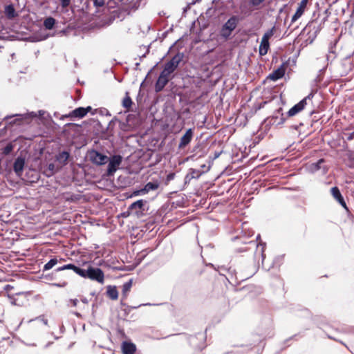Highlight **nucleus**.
Returning a JSON list of instances; mask_svg holds the SVG:
<instances>
[{"mask_svg":"<svg viewBox=\"0 0 354 354\" xmlns=\"http://www.w3.org/2000/svg\"><path fill=\"white\" fill-rule=\"evenodd\" d=\"M66 270H71L80 277L95 281L99 283H103L104 281V273L100 268L88 266L86 269L81 268L74 263H68L62 266L58 267L55 271L60 272Z\"/></svg>","mask_w":354,"mask_h":354,"instance_id":"f257e3e1","label":"nucleus"},{"mask_svg":"<svg viewBox=\"0 0 354 354\" xmlns=\"http://www.w3.org/2000/svg\"><path fill=\"white\" fill-rule=\"evenodd\" d=\"M49 118L48 113L46 111L39 110L37 113L27 112L23 114H15L13 115H7L4 117L3 120L8 122L10 124H24L31 122H43L46 121Z\"/></svg>","mask_w":354,"mask_h":354,"instance_id":"f03ea898","label":"nucleus"},{"mask_svg":"<svg viewBox=\"0 0 354 354\" xmlns=\"http://www.w3.org/2000/svg\"><path fill=\"white\" fill-rule=\"evenodd\" d=\"M248 244L250 245V248H248V247H241L240 248L238 249V252H246L248 251L249 249H255V252H254V259H256V256H257V254L259 250V254L261 255V260H262V267L264 270H270V268L273 266V263H272V265L270 266H266L264 265V259L266 258V255L264 254V251H265V248H266V243H262L261 242L259 244H258L257 243V241H250L248 243Z\"/></svg>","mask_w":354,"mask_h":354,"instance_id":"7ed1b4c3","label":"nucleus"},{"mask_svg":"<svg viewBox=\"0 0 354 354\" xmlns=\"http://www.w3.org/2000/svg\"><path fill=\"white\" fill-rule=\"evenodd\" d=\"M239 18L236 16L231 17L222 26L221 30V36L224 39H227L232 35L237 26Z\"/></svg>","mask_w":354,"mask_h":354,"instance_id":"20e7f679","label":"nucleus"},{"mask_svg":"<svg viewBox=\"0 0 354 354\" xmlns=\"http://www.w3.org/2000/svg\"><path fill=\"white\" fill-rule=\"evenodd\" d=\"M122 162V156L120 154H115L108 157V166L106 169V176H113L118 170L119 166Z\"/></svg>","mask_w":354,"mask_h":354,"instance_id":"39448f33","label":"nucleus"},{"mask_svg":"<svg viewBox=\"0 0 354 354\" xmlns=\"http://www.w3.org/2000/svg\"><path fill=\"white\" fill-rule=\"evenodd\" d=\"M183 58V54L177 53L165 64L163 70L161 72L170 76L171 74L173 73L175 71V70L178 68Z\"/></svg>","mask_w":354,"mask_h":354,"instance_id":"423d86ee","label":"nucleus"},{"mask_svg":"<svg viewBox=\"0 0 354 354\" xmlns=\"http://www.w3.org/2000/svg\"><path fill=\"white\" fill-rule=\"evenodd\" d=\"M91 109L90 106L87 107H78L71 111L68 114L62 115L59 118V120H64L65 119H69L70 120H73L74 118L80 119L86 115Z\"/></svg>","mask_w":354,"mask_h":354,"instance_id":"0eeeda50","label":"nucleus"},{"mask_svg":"<svg viewBox=\"0 0 354 354\" xmlns=\"http://www.w3.org/2000/svg\"><path fill=\"white\" fill-rule=\"evenodd\" d=\"M91 161L97 165H103L108 162V156L96 150H92L89 153Z\"/></svg>","mask_w":354,"mask_h":354,"instance_id":"6e6552de","label":"nucleus"},{"mask_svg":"<svg viewBox=\"0 0 354 354\" xmlns=\"http://www.w3.org/2000/svg\"><path fill=\"white\" fill-rule=\"evenodd\" d=\"M170 80V76L167 75L162 72L160 73L155 84V90L156 92L161 91L167 85Z\"/></svg>","mask_w":354,"mask_h":354,"instance_id":"1a4fd4ad","label":"nucleus"},{"mask_svg":"<svg viewBox=\"0 0 354 354\" xmlns=\"http://www.w3.org/2000/svg\"><path fill=\"white\" fill-rule=\"evenodd\" d=\"M325 162L324 159L321 158L316 162L310 164L308 167V169L311 173H316L319 170H322V174H326L328 171V167L322 166V164Z\"/></svg>","mask_w":354,"mask_h":354,"instance_id":"9d476101","label":"nucleus"},{"mask_svg":"<svg viewBox=\"0 0 354 354\" xmlns=\"http://www.w3.org/2000/svg\"><path fill=\"white\" fill-rule=\"evenodd\" d=\"M25 163V158L21 156H18L15 159L13 164V170L17 176H20L23 173Z\"/></svg>","mask_w":354,"mask_h":354,"instance_id":"9b49d317","label":"nucleus"},{"mask_svg":"<svg viewBox=\"0 0 354 354\" xmlns=\"http://www.w3.org/2000/svg\"><path fill=\"white\" fill-rule=\"evenodd\" d=\"M309 98V96L301 100L299 103L293 106L288 112V115L289 116H294L299 112L301 111L306 105L307 104V100Z\"/></svg>","mask_w":354,"mask_h":354,"instance_id":"f8f14e48","label":"nucleus"},{"mask_svg":"<svg viewBox=\"0 0 354 354\" xmlns=\"http://www.w3.org/2000/svg\"><path fill=\"white\" fill-rule=\"evenodd\" d=\"M308 0H301L299 4V6L295 13V15L292 17L291 23H295L299 18H300L304 14L306 6H307Z\"/></svg>","mask_w":354,"mask_h":354,"instance_id":"ddd939ff","label":"nucleus"},{"mask_svg":"<svg viewBox=\"0 0 354 354\" xmlns=\"http://www.w3.org/2000/svg\"><path fill=\"white\" fill-rule=\"evenodd\" d=\"M331 194L334 198L345 209H347L346 203L337 187H333L330 189Z\"/></svg>","mask_w":354,"mask_h":354,"instance_id":"4468645a","label":"nucleus"},{"mask_svg":"<svg viewBox=\"0 0 354 354\" xmlns=\"http://www.w3.org/2000/svg\"><path fill=\"white\" fill-rule=\"evenodd\" d=\"M84 130V129H82V125L81 124H77L73 122H68L64 124V129L62 133H67L69 131L80 133V131H83Z\"/></svg>","mask_w":354,"mask_h":354,"instance_id":"2eb2a0df","label":"nucleus"},{"mask_svg":"<svg viewBox=\"0 0 354 354\" xmlns=\"http://www.w3.org/2000/svg\"><path fill=\"white\" fill-rule=\"evenodd\" d=\"M122 351L123 354H134L136 346L133 343L125 341L122 344Z\"/></svg>","mask_w":354,"mask_h":354,"instance_id":"dca6fc26","label":"nucleus"},{"mask_svg":"<svg viewBox=\"0 0 354 354\" xmlns=\"http://www.w3.org/2000/svg\"><path fill=\"white\" fill-rule=\"evenodd\" d=\"M70 156L69 151H63L56 155L55 159L59 163L64 166L68 163Z\"/></svg>","mask_w":354,"mask_h":354,"instance_id":"f3484780","label":"nucleus"},{"mask_svg":"<svg viewBox=\"0 0 354 354\" xmlns=\"http://www.w3.org/2000/svg\"><path fill=\"white\" fill-rule=\"evenodd\" d=\"M203 174H205V171H201V170L192 168L185 176V183L189 182L193 178L198 179Z\"/></svg>","mask_w":354,"mask_h":354,"instance_id":"a211bd4d","label":"nucleus"},{"mask_svg":"<svg viewBox=\"0 0 354 354\" xmlns=\"http://www.w3.org/2000/svg\"><path fill=\"white\" fill-rule=\"evenodd\" d=\"M159 185H160V183H159L158 180H156L153 181L148 182L147 183L145 184V185L142 188L146 194L148 192H149L150 191L156 190L159 187Z\"/></svg>","mask_w":354,"mask_h":354,"instance_id":"6ab92c4d","label":"nucleus"},{"mask_svg":"<svg viewBox=\"0 0 354 354\" xmlns=\"http://www.w3.org/2000/svg\"><path fill=\"white\" fill-rule=\"evenodd\" d=\"M270 48V43L268 40H264L261 39L259 48V55L261 56H263L268 53V51Z\"/></svg>","mask_w":354,"mask_h":354,"instance_id":"aec40b11","label":"nucleus"},{"mask_svg":"<svg viewBox=\"0 0 354 354\" xmlns=\"http://www.w3.org/2000/svg\"><path fill=\"white\" fill-rule=\"evenodd\" d=\"M108 297L112 300H116L118 298V292L116 286H108L106 290Z\"/></svg>","mask_w":354,"mask_h":354,"instance_id":"412c9836","label":"nucleus"},{"mask_svg":"<svg viewBox=\"0 0 354 354\" xmlns=\"http://www.w3.org/2000/svg\"><path fill=\"white\" fill-rule=\"evenodd\" d=\"M5 15L9 19H14L17 15L15 9L12 5H8L5 7Z\"/></svg>","mask_w":354,"mask_h":354,"instance_id":"4be33fe9","label":"nucleus"},{"mask_svg":"<svg viewBox=\"0 0 354 354\" xmlns=\"http://www.w3.org/2000/svg\"><path fill=\"white\" fill-rule=\"evenodd\" d=\"M285 73V71L283 68L281 67L274 71L270 75L269 77L274 81H276L280 78H281Z\"/></svg>","mask_w":354,"mask_h":354,"instance_id":"5701e85b","label":"nucleus"},{"mask_svg":"<svg viewBox=\"0 0 354 354\" xmlns=\"http://www.w3.org/2000/svg\"><path fill=\"white\" fill-rule=\"evenodd\" d=\"M193 134H183L178 145L179 149L185 147L192 140Z\"/></svg>","mask_w":354,"mask_h":354,"instance_id":"b1692460","label":"nucleus"},{"mask_svg":"<svg viewBox=\"0 0 354 354\" xmlns=\"http://www.w3.org/2000/svg\"><path fill=\"white\" fill-rule=\"evenodd\" d=\"M59 171V168H56L54 163H49L47 165L46 169L44 171V174L47 177L53 176L57 171Z\"/></svg>","mask_w":354,"mask_h":354,"instance_id":"393cba45","label":"nucleus"},{"mask_svg":"<svg viewBox=\"0 0 354 354\" xmlns=\"http://www.w3.org/2000/svg\"><path fill=\"white\" fill-rule=\"evenodd\" d=\"M145 203H146V201L142 199L138 200V201L133 202V203H131L130 205V206L129 207L128 209L133 210L137 208L139 209H142Z\"/></svg>","mask_w":354,"mask_h":354,"instance_id":"a878e982","label":"nucleus"},{"mask_svg":"<svg viewBox=\"0 0 354 354\" xmlns=\"http://www.w3.org/2000/svg\"><path fill=\"white\" fill-rule=\"evenodd\" d=\"M58 263V260L57 258H52L50 259L44 266L43 268V272L47 271L51 268H53L55 265H57Z\"/></svg>","mask_w":354,"mask_h":354,"instance_id":"bb28decb","label":"nucleus"},{"mask_svg":"<svg viewBox=\"0 0 354 354\" xmlns=\"http://www.w3.org/2000/svg\"><path fill=\"white\" fill-rule=\"evenodd\" d=\"M132 286V280L125 282L122 286V297L125 298L127 296L128 292L130 291Z\"/></svg>","mask_w":354,"mask_h":354,"instance_id":"cd10ccee","label":"nucleus"},{"mask_svg":"<svg viewBox=\"0 0 354 354\" xmlns=\"http://www.w3.org/2000/svg\"><path fill=\"white\" fill-rule=\"evenodd\" d=\"M55 24V19L53 17H48L44 21V27L48 30H51Z\"/></svg>","mask_w":354,"mask_h":354,"instance_id":"c85d7f7f","label":"nucleus"},{"mask_svg":"<svg viewBox=\"0 0 354 354\" xmlns=\"http://www.w3.org/2000/svg\"><path fill=\"white\" fill-rule=\"evenodd\" d=\"M13 149L14 145L12 142H9L2 149V153L5 156H8L11 153Z\"/></svg>","mask_w":354,"mask_h":354,"instance_id":"c756f323","label":"nucleus"},{"mask_svg":"<svg viewBox=\"0 0 354 354\" xmlns=\"http://www.w3.org/2000/svg\"><path fill=\"white\" fill-rule=\"evenodd\" d=\"M275 32V26H273L270 29L268 30L264 35H263L262 38L264 40L269 41L270 38L272 37Z\"/></svg>","mask_w":354,"mask_h":354,"instance_id":"7c9ffc66","label":"nucleus"},{"mask_svg":"<svg viewBox=\"0 0 354 354\" xmlns=\"http://www.w3.org/2000/svg\"><path fill=\"white\" fill-rule=\"evenodd\" d=\"M275 32V26H273L270 29L268 30L264 35H263L262 38L264 40L269 41L270 38L272 37Z\"/></svg>","mask_w":354,"mask_h":354,"instance_id":"2f4dec72","label":"nucleus"},{"mask_svg":"<svg viewBox=\"0 0 354 354\" xmlns=\"http://www.w3.org/2000/svg\"><path fill=\"white\" fill-rule=\"evenodd\" d=\"M132 105V100L128 93H127L126 96L124 97L122 100V106L124 108L129 109Z\"/></svg>","mask_w":354,"mask_h":354,"instance_id":"473e14b6","label":"nucleus"},{"mask_svg":"<svg viewBox=\"0 0 354 354\" xmlns=\"http://www.w3.org/2000/svg\"><path fill=\"white\" fill-rule=\"evenodd\" d=\"M223 152V150H221V151H216L214 153V156H209L208 159H209V162H213V161L216 159L217 158H218L220 156V155Z\"/></svg>","mask_w":354,"mask_h":354,"instance_id":"72a5a7b5","label":"nucleus"},{"mask_svg":"<svg viewBox=\"0 0 354 354\" xmlns=\"http://www.w3.org/2000/svg\"><path fill=\"white\" fill-rule=\"evenodd\" d=\"M145 193L143 190V188H142L140 189L134 190L132 192L131 197L137 196H140V195H145Z\"/></svg>","mask_w":354,"mask_h":354,"instance_id":"f704fd0d","label":"nucleus"},{"mask_svg":"<svg viewBox=\"0 0 354 354\" xmlns=\"http://www.w3.org/2000/svg\"><path fill=\"white\" fill-rule=\"evenodd\" d=\"M208 163H209V165L207 166L205 164H203L201 165V168L203 169V170H201V171H205V172H207L210 169L212 162H209L208 161Z\"/></svg>","mask_w":354,"mask_h":354,"instance_id":"c9c22d12","label":"nucleus"},{"mask_svg":"<svg viewBox=\"0 0 354 354\" xmlns=\"http://www.w3.org/2000/svg\"><path fill=\"white\" fill-rule=\"evenodd\" d=\"M118 122V120L117 119H115V120H111V121H110V122H109V125H108V127H107V131H113V126L116 122Z\"/></svg>","mask_w":354,"mask_h":354,"instance_id":"e433bc0d","label":"nucleus"},{"mask_svg":"<svg viewBox=\"0 0 354 354\" xmlns=\"http://www.w3.org/2000/svg\"><path fill=\"white\" fill-rule=\"evenodd\" d=\"M93 4L95 7H102L104 5V0H94Z\"/></svg>","mask_w":354,"mask_h":354,"instance_id":"4c0bfd02","label":"nucleus"},{"mask_svg":"<svg viewBox=\"0 0 354 354\" xmlns=\"http://www.w3.org/2000/svg\"><path fill=\"white\" fill-rule=\"evenodd\" d=\"M52 285L55 286V287L64 288V287H66L67 286V282L66 281H63L62 283H54Z\"/></svg>","mask_w":354,"mask_h":354,"instance_id":"58836bf2","label":"nucleus"},{"mask_svg":"<svg viewBox=\"0 0 354 354\" xmlns=\"http://www.w3.org/2000/svg\"><path fill=\"white\" fill-rule=\"evenodd\" d=\"M60 2L63 8H66L69 6L71 0H60Z\"/></svg>","mask_w":354,"mask_h":354,"instance_id":"ea45409f","label":"nucleus"},{"mask_svg":"<svg viewBox=\"0 0 354 354\" xmlns=\"http://www.w3.org/2000/svg\"><path fill=\"white\" fill-rule=\"evenodd\" d=\"M265 0H250V3L253 6H259Z\"/></svg>","mask_w":354,"mask_h":354,"instance_id":"a19ab883","label":"nucleus"},{"mask_svg":"<svg viewBox=\"0 0 354 354\" xmlns=\"http://www.w3.org/2000/svg\"><path fill=\"white\" fill-rule=\"evenodd\" d=\"M263 137L259 136V138H258V140H254V141H253V142H252V144L249 145V147L252 148V147H255V146H256V145H257V144L260 142V140H261V139H263Z\"/></svg>","mask_w":354,"mask_h":354,"instance_id":"79ce46f5","label":"nucleus"},{"mask_svg":"<svg viewBox=\"0 0 354 354\" xmlns=\"http://www.w3.org/2000/svg\"><path fill=\"white\" fill-rule=\"evenodd\" d=\"M90 125H91V127H92L93 128H97V127H100V123L97 121L93 120V121H91V123Z\"/></svg>","mask_w":354,"mask_h":354,"instance_id":"37998d69","label":"nucleus"},{"mask_svg":"<svg viewBox=\"0 0 354 354\" xmlns=\"http://www.w3.org/2000/svg\"><path fill=\"white\" fill-rule=\"evenodd\" d=\"M69 302H71L73 306H76L78 303V300L77 299H71Z\"/></svg>","mask_w":354,"mask_h":354,"instance_id":"c03bdc74","label":"nucleus"},{"mask_svg":"<svg viewBox=\"0 0 354 354\" xmlns=\"http://www.w3.org/2000/svg\"><path fill=\"white\" fill-rule=\"evenodd\" d=\"M37 319H41L44 324L47 325L48 324V320L46 319H44L43 317L39 316L37 318Z\"/></svg>","mask_w":354,"mask_h":354,"instance_id":"a18cd8bd","label":"nucleus"},{"mask_svg":"<svg viewBox=\"0 0 354 354\" xmlns=\"http://www.w3.org/2000/svg\"><path fill=\"white\" fill-rule=\"evenodd\" d=\"M151 304H149V303H147V304H140L138 306H134V307H129V306H127L128 308H137L141 306H151Z\"/></svg>","mask_w":354,"mask_h":354,"instance_id":"49530a36","label":"nucleus"},{"mask_svg":"<svg viewBox=\"0 0 354 354\" xmlns=\"http://www.w3.org/2000/svg\"><path fill=\"white\" fill-rule=\"evenodd\" d=\"M348 136L346 138L347 140H352L354 138V134H346Z\"/></svg>","mask_w":354,"mask_h":354,"instance_id":"de8ad7c7","label":"nucleus"},{"mask_svg":"<svg viewBox=\"0 0 354 354\" xmlns=\"http://www.w3.org/2000/svg\"><path fill=\"white\" fill-rule=\"evenodd\" d=\"M174 176V174H169L167 176V178H168V180L173 179Z\"/></svg>","mask_w":354,"mask_h":354,"instance_id":"09e8293b","label":"nucleus"},{"mask_svg":"<svg viewBox=\"0 0 354 354\" xmlns=\"http://www.w3.org/2000/svg\"><path fill=\"white\" fill-rule=\"evenodd\" d=\"M82 301L84 304H87L88 303V299L86 298H82Z\"/></svg>","mask_w":354,"mask_h":354,"instance_id":"8fccbe9b","label":"nucleus"},{"mask_svg":"<svg viewBox=\"0 0 354 354\" xmlns=\"http://www.w3.org/2000/svg\"><path fill=\"white\" fill-rule=\"evenodd\" d=\"M73 314L77 317H81V314L78 312H74Z\"/></svg>","mask_w":354,"mask_h":354,"instance_id":"3c124183","label":"nucleus"},{"mask_svg":"<svg viewBox=\"0 0 354 354\" xmlns=\"http://www.w3.org/2000/svg\"><path fill=\"white\" fill-rule=\"evenodd\" d=\"M37 134H33L32 137H26V139H33L35 137H36Z\"/></svg>","mask_w":354,"mask_h":354,"instance_id":"603ef678","label":"nucleus"},{"mask_svg":"<svg viewBox=\"0 0 354 354\" xmlns=\"http://www.w3.org/2000/svg\"><path fill=\"white\" fill-rule=\"evenodd\" d=\"M186 133H192V129H189L186 131Z\"/></svg>","mask_w":354,"mask_h":354,"instance_id":"864d4df0","label":"nucleus"},{"mask_svg":"<svg viewBox=\"0 0 354 354\" xmlns=\"http://www.w3.org/2000/svg\"><path fill=\"white\" fill-rule=\"evenodd\" d=\"M11 304H12V305H16V301H15V300L12 301H11Z\"/></svg>","mask_w":354,"mask_h":354,"instance_id":"5fc2aeb1","label":"nucleus"},{"mask_svg":"<svg viewBox=\"0 0 354 354\" xmlns=\"http://www.w3.org/2000/svg\"><path fill=\"white\" fill-rule=\"evenodd\" d=\"M260 239V235L258 234L257 236V241L259 240Z\"/></svg>","mask_w":354,"mask_h":354,"instance_id":"6e6d98bb","label":"nucleus"},{"mask_svg":"<svg viewBox=\"0 0 354 354\" xmlns=\"http://www.w3.org/2000/svg\"><path fill=\"white\" fill-rule=\"evenodd\" d=\"M121 304L123 305V306H125L126 304H124L122 301H121Z\"/></svg>","mask_w":354,"mask_h":354,"instance_id":"4d7b16f0","label":"nucleus"},{"mask_svg":"<svg viewBox=\"0 0 354 354\" xmlns=\"http://www.w3.org/2000/svg\"><path fill=\"white\" fill-rule=\"evenodd\" d=\"M209 265L210 266H212V267H213V266H214L212 263H209Z\"/></svg>","mask_w":354,"mask_h":354,"instance_id":"13d9d810","label":"nucleus"},{"mask_svg":"<svg viewBox=\"0 0 354 354\" xmlns=\"http://www.w3.org/2000/svg\"><path fill=\"white\" fill-rule=\"evenodd\" d=\"M145 133L142 134V136H145ZM141 138H143V136H141Z\"/></svg>","mask_w":354,"mask_h":354,"instance_id":"bf43d9fd","label":"nucleus"},{"mask_svg":"<svg viewBox=\"0 0 354 354\" xmlns=\"http://www.w3.org/2000/svg\"><path fill=\"white\" fill-rule=\"evenodd\" d=\"M1 124V122L0 121V125Z\"/></svg>","mask_w":354,"mask_h":354,"instance_id":"052dcab7","label":"nucleus"}]
</instances>
